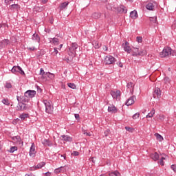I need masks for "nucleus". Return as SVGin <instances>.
Here are the masks:
<instances>
[{"label":"nucleus","instance_id":"nucleus-14","mask_svg":"<svg viewBox=\"0 0 176 176\" xmlns=\"http://www.w3.org/2000/svg\"><path fill=\"white\" fill-rule=\"evenodd\" d=\"M155 5H156V3L155 2H149L146 5V8L148 10H155Z\"/></svg>","mask_w":176,"mask_h":176},{"label":"nucleus","instance_id":"nucleus-15","mask_svg":"<svg viewBox=\"0 0 176 176\" xmlns=\"http://www.w3.org/2000/svg\"><path fill=\"white\" fill-rule=\"evenodd\" d=\"M108 111L111 112V113H116L118 112V109L115 105L111 104L108 107Z\"/></svg>","mask_w":176,"mask_h":176},{"label":"nucleus","instance_id":"nucleus-32","mask_svg":"<svg viewBox=\"0 0 176 176\" xmlns=\"http://www.w3.org/2000/svg\"><path fill=\"white\" fill-rule=\"evenodd\" d=\"M45 76H47L50 79H54V74H52L50 72L45 73Z\"/></svg>","mask_w":176,"mask_h":176},{"label":"nucleus","instance_id":"nucleus-54","mask_svg":"<svg viewBox=\"0 0 176 176\" xmlns=\"http://www.w3.org/2000/svg\"><path fill=\"white\" fill-rule=\"evenodd\" d=\"M170 168H172V170H173L175 173H176V165H171Z\"/></svg>","mask_w":176,"mask_h":176},{"label":"nucleus","instance_id":"nucleus-27","mask_svg":"<svg viewBox=\"0 0 176 176\" xmlns=\"http://www.w3.org/2000/svg\"><path fill=\"white\" fill-rule=\"evenodd\" d=\"M51 42L55 45H60V41L57 38H53Z\"/></svg>","mask_w":176,"mask_h":176},{"label":"nucleus","instance_id":"nucleus-20","mask_svg":"<svg viewBox=\"0 0 176 176\" xmlns=\"http://www.w3.org/2000/svg\"><path fill=\"white\" fill-rule=\"evenodd\" d=\"M32 39L36 42H38V43L41 42V37H39V35H38L36 33L33 34Z\"/></svg>","mask_w":176,"mask_h":176},{"label":"nucleus","instance_id":"nucleus-48","mask_svg":"<svg viewBox=\"0 0 176 176\" xmlns=\"http://www.w3.org/2000/svg\"><path fill=\"white\" fill-rule=\"evenodd\" d=\"M111 133V130L107 129L104 132V137H108V135H109V133Z\"/></svg>","mask_w":176,"mask_h":176},{"label":"nucleus","instance_id":"nucleus-6","mask_svg":"<svg viewBox=\"0 0 176 176\" xmlns=\"http://www.w3.org/2000/svg\"><path fill=\"white\" fill-rule=\"evenodd\" d=\"M11 72H12V74L19 72L21 75H25V73H24V71L20 67V66H14L11 69Z\"/></svg>","mask_w":176,"mask_h":176},{"label":"nucleus","instance_id":"nucleus-23","mask_svg":"<svg viewBox=\"0 0 176 176\" xmlns=\"http://www.w3.org/2000/svg\"><path fill=\"white\" fill-rule=\"evenodd\" d=\"M61 137H62L63 141H66L68 142H72V138H71L69 135H63Z\"/></svg>","mask_w":176,"mask_h":176},{"label":"nucleus","instance_id":"nucleus-64","mask_svg":"<svg viewBox=\"0 0 176 176\" xmlns=\"http://www.w3.org/2000/svg\"><path fill=\"white\" fill-rule=\"evenodd\" d=\"M2 27H5V24H0V28H2Z\"/></svg>","mask_w":176,"mask_h":176},{"label":"nucleus","instance_id":"nucleus-43","mask_svg":"<svg viewBox=\"0 0 176 176\" xmlns=\"http://www.w3.org/2000/svg\"><path fill=\"white\" fill-rule=\"evenodd\" d=\"M67 85L70 89H76V85H75L74 83H68Z\"/></svg>","mask_w":176,"mask_h":176},{"label":"nucleus","instance_id":"nucleus-4","mask_svg":"<svg viewBox=\"0 0 176 176\" xmlns=\"http://www.w3.org/2000/svg\"><path fill=\"white\" fill-rule=\"evenodd\" d=\"M16 100L18 102H20V104L31 103L30 102V98H28V96H25V94H24V96H16Z\"/></svg>","mask_w":176,"mask_h":176},{"label":"nucleus","instance_id":"nucleus-19","mask_svg":"<svg viewBox=\"0 0 176 176\" xmlns=\"http://www.w3.org/2000/svg\"><path fill=\"white\" fill-rule=\"evenodd\" d=\"M30 156H34L35 155V144L32 143L30 149Z\"/></svg>","mask_w":176,"mask_h":176},{"label":"nucleus","instance_id":"nucleus-42","mask_svg":"<svg viewBox=\"0 0 176 176\" xmlns=\"http://www.w3.org/2000/svg\"><path fill=\"white\" fill-rule=\"evenodd\" d=\"M2 102H3V104H4L5 105H10V103L9 102V100H8V99H3V100H2Z\"/></svg>","mask_w":176,"mask_h":176},{"label":"nucleus","instance_id":"nucleus-49","mask_svg":"<svg viewBox=\"0 0 176 176\" xmlns=\"http://www.w3.org/2000/svg\"><path fill=\"white\" fill-rule=\"evenodd\" d=\"M5 87L6 89H12V84L10 82H6Z\"/></svg>","mask_w":176,"mask_h":176},{"label":"nucleus","instance_id":"nucleus-33","mask_svg":"<svg viewBox=\"0 0 176 176\" xmlns=\"http://www.w3.org/2000/svg\"><path fill=\"white\" fill-rule=\"evenodd\" d=\"M68 54L72 57H75V56H76V51H71L70 50H69Z\"/></svg>","mask_w":176,"mask_h":176},{"label":"nucleus","instance_id":"nucleus-60","mask_svg":"<svg viewBox=\"0 0 176 176\" xmlns=\"http://www.w3.org/2000/svg\"><path fill=\"white\" fill-rule=\"evenodd\" d=\"M117 64H118V65H119V67H120L121 68H123V63L120 62V63H118Z\"/></svg>","mask_w":176,"mask_h":176},{"label":"nucleus","instance_id":"nucleus-13","mask_svg":"<svg viewBox=\"0 0 176 176\" xmlns=\"http://www.w3.org/2000/svg\"><path fill=\"white\" fill-rule=\"evenodd\" d=\"M67 167L66 166H60L59 168H57L54 170L55 174H60V173H65L67 171V169L65 168Z\"/></svg>","mask_w":176,"mask_h":176},{"label":"nucleus","instance_id":"nucleus-7","mask_svg":"<svg viewBox=\"0 0 176 176\" xmlns=\"http://www.w3.org/2000/svg\"><path fill=\"white\" fill-rule=\"evenodd\" d=\"M111 94L115 100H117L118 101H120V91H111Z\"/></svg>","mask_w":176,"mask_h":176},{"label":"nucleus","instance_id":"nucleus-37","mask_svg":"<svg viewBox=\"0 0 176 176\" xmlns=\"http://www.w3.org/2000/svg\"><path fill=\"white\" fill-rule=\"evenodd\" d=\"M150 21H152L153 23L156 24V23H157V16L151 17Z\"/></svg>","mask_w":176,"mask_h":176},{"label":"nucleus","instance_id":"nucleus-41","mask_svg":"<svg viewBox=\"0 0 176 176\" xmlns=\"http://www.w3.org/2000/svg\"><path fill=\"white\" fill-rule=\"evenodd\" d=\"M20 6L19 4H12L11 9H19Z\"/></svg>","mask_w":176,"mask_h":176},{"label":"nucleus","instance_id":"nucleus-56","mask_svg":"<svg viewBox=\"0 0 176 176\" xmlns=\"http://www.w3.org/2000/svg\"><path fill=\"white\" fill-rule=\"evenodd\" d=\"M159 164H160L161 166H164V162L162 161V160H160L158 162Z\"/></svg>","mask_w":176,"mask_h":176},{"label":"nucleus","instance_id":"nucleus-9","mask_svg":"<svg viewBox=\"0 0 176 176\" xmlns=\"http://www.w3.org/2000/svg\"><path fill=\"white\" fill-rule=\"evenodd\" d=\"M122 46L124 52L129 54L131 53V47H130V43H129V42L125 41V43L122 44Z\"/></svg>","mask_w":176,"mask_h":176},{"label":"nucleus","instance_id":"nucleus-28","mask_svg":"<svg viewBox=\"0 0 176 176\" xmlns=\"http://www.w3.org/2000/svg\"><path fill=\"white\" fill-rule=\"evenodd\" d=\"M92 17L94 19H100V17H101V13L100 12H94L93 14H92Z\"/></svg>","mask_w":176,"mask_h":176},{"label":"nucleus","instance_id":"nucleus-53","mask_svg":"<svg viewBox=\"0 0 176 176\" xmlns=\"http://www.w3.org/2000/svg\"><path fill=\"white\" fill-rule=\"evenodd\" d=\"M132 56H133V57H137V56H139L138 55V52H134V51H132Z\"/></svg>","mask_w":176,"mask_h":176},{"label":"nucleus","instance_id":"nucleus-3","mask_svg":"<svg viewBox=\"0 0 176 176\" xmlns=\"http://www.w3.org/2000/svg\"><path fill=\"white\" fill-rule=\"evenodd\" d=\"M32 107L31 103H19L16 111H28Z\"/></svg>","mask_w":176,"mask_h":176},{"label":"nucleus","instance_id":"nucleus-63","mask_svg":"<svg viewBox=\"0 0 176 176\" xmlns=\"http://www.w3.org/2000/svg\"><path fill=\"white\" fill-rule=\"evenodd\" d=\"M48 0H41L43 3H47Z\"/></svg>","mask_w":176,"mask_h":176},{"label":"nucleus","instance_id":"nucleus-26","mask_svg":"<svg viewBox=\"0 0 176 176\" xmlns=\"http://www.w3.org/2000/svg\"><path fill=\"white\" fill-rule=\"evenodd\" d=\"M45 164H46V163H45V162H40L36 166H34V168H35V170H36L38 168H42V167H43V166H45Z\"/></svg>","mask_w":176,"mask_h":176},{"label":"nucleus","instance_id":"nucleus-31","mask_svg":"<svg viewBox=\"0 0 176 176\" xmlns=\"http://www.w3.org/2000/svg\"><path fill=\"white\" fill-rule=\"evenodd\" d=\"M155 115V109H153L150 113H148L146 118H153Z\"/></svg>","mask_w":176,"mask_h":176},{"label":"nucleus","instance_id":"nucleus-45","mask_svg":"<svg viewBox=\"0 0 176 176\" xmlns=\"http://www.w3.org/2000/svg\"><path fill=\"white\" fill-rule=\"evenodd\" d=\"M136 41L138 42V43H142V37L141 36H137Z\"/></svg>","mask_w":176,"mask_h":176},{"label":"nucleus","instance_id":"nucleus-24","mask_svg":"<svg viewBox=\"0 0 176 176\" xmlns=\"http://www.w3.org/2000/svg\"><path fill=\"white\" fill-rule=\"evenodd\" d=\"M19 118L21 120H25V119H28V118H30V114L23 113L19 116Z\"/></svg>","mask_w":176,"mask_h":176},{"label":"nucleus","instance_id":"nucleus-18","mask_svg":"<svg viewBox=\"0 0 176 176\" xmlns=\"http://www.w3.org/2000/svg\"><path fill=\"white\" fill-rule=\"evenodd\" d=\"M76 49H78V44L76 43H72L69 47V50L71 52H76Z\"/></svg>","mask_w":176,"mask_h":176},{"label":"nucleus","instance_id":"nucleus-59","mask_svg":"<svg viewBox=\"0 0 176 176\" xmlns=\"http://www.w3.org/2000/svg\"><path fill=\"white\" fill-rule=\"evenodd\" d=\"M132 52H136V53H139L138 48L133 47Z\"/></svg>","mask_w":176,"mask_h":176},{"label":"nucleus","instance_id":"nucleus-40","mask_svg":"<svg viewBox=\"0 0 176 176\" xmlns=\"http://www.w3.org/2000/svg\"><path fill=\"white\" fill-rule=\"evenodd\" d=\"M40 75H41L43 78H45V76H46V73H45V70H43V68L40 69Z\"/></svg>","mask_w":176,"mask_h":176},{"label":"nucleus","instance_id":"nucleus-39","mask_svg":"<svg viewBox=\"0 0 176 176\" xmlns=\"http://www.w3.org/2000/svg\"><path fill=\"white\" fill-rule=\"evenodd\" d=\"M125 130H126V131H129V133H133V131H134V128H131L130 126H125Z\"/></svg>","mask_w":176,"mask_h":176},{"label":"nucleus","instance_id":"nucleus-44","mask_svg":"<svg viewBox=\"0 0 176 176\" xmlns=\"http://www.w3.org/2000/svg\"><path fill=\"white\" fill-rule=\"evenodd\" d=\"M15 151H17V146H12L10 148V153H13L14 152H15Z\"/></svg>","mask_w":176,"mask_h":176},{"label":"nucleus","instance_id":"nucleus-16","mask_svg":"<svg viewBox=\"0 0 176 176\" xmlns=\"http://www.w3.org/2000/svg\"><path fill=\"white\" fill-rule=\"evenodd\" d=\"M12 140L14 141V142H16V144H18L19 145H23V141L21 140V138L20 136H14L12 137Z\"/></svg>","mask_w":176,"mask_h":176},{"label":"nucleus","instance_id":"nucleus-22","mask_svg":"<svg viewBox=\"0 0 176 176\" xmlns=\"http://www.w3.org/2000/svg\"><path fill=\"white\" fill-rule=\"evenodd\" d=\"M130 17L131 19H133V20H135L138 17V13H137L136 10L131 11L130 13Z\"/></svg>","mask_w":176,"mask_h":176},{"label":"nucleus","instance_id":"nucleus-46","mask_svg":"<svg viewBox=\"0 0 176 176\" xmlns=\"http://www.w3.org/2000/svg\"><path fill=\"white\" fill-rule=\"evenodd\" d=\"M164 83H170V78H168V77H165V78H164Z\"/></svg>","mask_w":176,"mask_h":176},{"label":"nucleus","instance_id":"nucleus-50","mask_svg":"<svg viewBox=\"0 0 176 176\" xmlns=\"http://www.w3.org/2000/svg\"><path fill=\"white\" fill-rule=\"evenodd\" d=\"M27 49L30 52H34V50H36V48L35 47H28Z\"/></svg>","mask_w":176,"mask_h":176},{"label":"nucleus","instance_id":"nucleus-25","mask_svg":"<svg viewBox=\"0 0 176 176\" xmlns=\"http://www.w3.org/2000/svg\"><path fill=\"white\" fill-rule=\"evenodd\" d=\"M127 89H129L130 93H133L134 91V84L133 82H129L126 85Z\"/></svg>","mask_w":176,"mask_h":176},{"label":"nucleus","instance_id":"nucleus-61","mask_svg":"<svg viewBox=\"0 0 176 176\" xmlns=\"http://www.w3.org/2000/svg\"><path fill=\"white\" fill-rule=\"evenodd\" d=\"M103 50H104L105 52H107L108 51V47H107V45H104Z\"/></svg>","mask_w":176,"mask_h":176},{"label":"nucleus","instance_id":"nucleus-47","mask_svg":"<svg viewBox=\"0 0 176 176\" xmlns=\"http://www.w3.org/2000/svg\"><path fill=\"white\" fill-rule=\"evenodd\" d=\"M35 10H36V12H43V7H35Z\"/></svg>","mask_w":176,"mask_h":176},{"label":"nucleus","instance_id":"nucleus-55","mask_svg":"<svg viewBox=\"0 0 176 176\" xmlns=\"http://www.w3.org/2000/svg\"><path fill=\"white\" fill-rule=\"evenodd\" d=\"M83 134H86V135H87L88 137H91V133H87L86 131H84Z\"/></svg>","mask_w":176,"mask_h":176},{"label":"nucleus","instance_id":"nucleus-12","mask_svg":"<svg viewBox=\"0 0 176 176\" xmlns=\"http://www.w3.org/2000/svg\"><path fill=\"white\" fill-rule=\"evenodd\" d=\"M135 102V96H131L126 102V105H127V107H129V105H133V104H134Z\"/></svg>","mask_w":176,"mask_h":176},{"label":"nucleus","instance_id":"nucleus-62","mask_svg":"<svg viewBox=\"0 0 176 176\" xmlns=\"http://www.w3.org/2000/svg\"><path fill=\"white\" fill-rule=\"evenodd\" d=\"M74 116H75L76 120H78V119H79V114H74Z\"/></svg>","mask_w":176,"mask_h":176},{"label":"nucleus","instance_id":"nucleus-36","mask_svg":"<svg viewBox=\"0 0 176 176\" xmlns=\"http://www.w3.org/2000/svg\"><path fill=\"white\" fill-rule=\"evenodd\" d=\"M155 136L156 137L157 140H158L159 141H163L164 140L162 135L159 133H155Z\"/></svg>","mask_w":176,"mask_h":176},{"label":"nucleus","instance_id":"nucleus-52","mask_svg":"<svg viewBox=\"0 0 176 176\" xmlns=\"http://www.w3.org/2000/svg\"><path fill=\"white\" fill-rule=\"evenodd\" d=\"M72 156H79V152L74 151L73 153H72Z\"/></svg>","mask_w":176,"mask_h":176},{"label":"nucleus","instance_id":"nucleus-29","mask_svg":"<svg viewBox=\"0 0 176 176\" xmlns=\"http://www.w3.org/2000/svg\"><path fill=\"white\" fill-rule=\"evenodd\" d=\"M92 45H94L95 49H100V47L101 46L100 43H98V41H94Z\"/></svg>","mask_w":176,"mask_h":176},{"label":"nucleus","instance_id":"nucleus-34","mask_svg":"<svg viewBox=\"0 0 176 176\" xmlns=\"http://www.w3.org/2000/svg\"><path fill=\"white\" fill-rule=\"evenodd\" d=\"M120 174L118 171L111 172L109 173V176H119Z\"/></svg>","mask_w":176,"mask_h":176},{"label":"nucleus","instance_id":"nucleus-2","mask_svg":"<svg viewBox=\"0 0 176 176\" xmlns=\"http://www.w3.org/2000/svg\"><path fill=\"white\" fill-rule=\"evenodd\" d=\"M174 56V52H173V50L170 47H165L162 52L160 53V57L164 58L168 56Z\"/></svg>","mask_w":176,"mask_h":176},{"label":"nucleus","instance_id":"nucleus-17","mask_svg":"<svg viewBox=\"0 0 176 176\" xmlns=\"http://www.w3.org/2000/svg\"><path fill=\"white\" fill-rule=\"evenodd\" d=\"M150 157L151 159L154 160V162H157V160H159V154L156 152L154 153H151L150 154Z\"/></svg>","mask_w":176,"mask_h":176},{"label":"nucleus","instance_id":"nucleus-1","mask_svg":"<svg viewBox=\"0 0 176 176\" xmlns=\"http://www.w3.org/2000/svg\"><path fill=\"white\" fill-rule=\"evenodd\" d=\"M43 104L45 107V112L52 115V113H53V109H54L53 107V102L50 100H44Z\"/></svg>","mask_w":176,"mask_h":176},{"label":"nucleus","instance_id":"nucleus-10","mask_svg":"<svg viewBox=\"0 0 176 176\" xmlns=\"http://www.w3.org/2000/svg\"><path fill=\"white\" fill-rule=\"evenodd\" d=\"M36 94V91L32 90H28L25 93V96H28L29 98H32L35 97V95Z\"/></svg>","mask_w":176,"mask_h":176},{"label":"nucleus","instance_id":"nucleus-30","mask_svg":"<svg viewBox=\"0 0 176 176\" xmlns=\"http://www.w3.org/2000/svg\"><path fill=\"white\" fill-rule=\"evenodd\" d=\"M68 2H63L60 5V10H64L67 6H68Z\"/></svg>","mask_w":176,"mask_h":176},{"label":"nucleus","instance_id":"nucleus-5","mask_svg":"<svg viewBox=\"0 0 176 176\" xmlns=\"http://www.w3.org/2000/svg\"><path fill=\"white\" fill-rule=\"evenodd\" d=\"M115 61H116L115 57L109 55L104 58V64H105V65H110V64H114Z\"/></svg>","mask_w":176,"mask_h":176},{"label":"nucleus","instance_id":"nucleus-58","mask_svg":"<svg viewBox=\"0 0 176 176\" xmlns=\"http://www.w3.org/2000/svg\"><path fill=\"white\" fill-rule=\"evenodd\" d=\"M54 53H55V56H56V54H58V50H57V48H54Z\"/></svg>","mask_w":176,"mask_h":176},{"label":"nucleus","instance_id":"nucleus-38","mask_svg":"<svg viewBox=\"0 0 176 176\" xmlns=\"http://www.w3.org/2000/svg\"><path fill=\"white\" fill-rule=\"evenodd\" d=\"M120 9L122 13H124V14L127 13V8H126V7H124V6H122L120 7Z\"/></svg>","mask_w":176,"mask_h":176},{"label":"nucleus","instance_id":"nucleus-11","mask_svg":"<svg viewBox=\"0 0 176 176\" xmlns=\"http://www.w3.org/2000/svg\"><path fill=\"white\" fill-rule=\"evenodd\" d=\"M8 45H10V41H9V39H4L0 41V47H1V49L6 47Z\"/></svg>","mask_w":176,"mask_h":176},{"label":"nucleus","instance_id":"nucleus-8","mask_svg":"<svg viewBox=\"0 0 176 176\" xmlns=\"http://www.w3.org/2000/svg\"><path fill=\"white\" fill-rule=\"evenodd\" d=\"M160 97H162V90H160V88L157 87L153 92V98H157L159 100Z\"/></svg>","mask_w":176,"mask_h":176},{"label":"nucleus","instance_id":"nucleus-35","mask_svg":"<svg viewBox=\"0 0 176 176\" xmlns=\"http://www.w3.org/2000/svg\"><path fill=\"white\" fill-rule=\"evenodd\" d=\"M146 54V50H141L140 52L139 51V52H138L139 56H145Z\"/></svg>","mask_w":176,"mask_h":176},{"label":"nucleus","instance_id":"nucleus-21","mask_svg":"<svg viewBox=\"0 0 176 176\" xmlns=\"http://www.w3.org/2000/svg\"><path fill=\"white\" fill-rule=\"evenodd\" d=\"M43 145H45V146H53V143L52 142V141L45 139L43 141Z\"/></svg>","mask_w":176,"mask_h":176},{"label":"nucleus","instance_id":"nucleus-51","mask_svg":"<svg viewBox=\"0 0 176 176\" xmlns=\"http://www.w3.org/2000/svg\"><path fill=\"white\" fill-rule=\"evenodd\" d=\"M133 119H138L140 118V114L139 113H136L133 116Z\"/></svg>","mask_w":176,"mask_h":176},{"label":"nucleus","instance_id":"nucleus-57","mask_svg":"<svg viewBox=\"0 0 176 176\" xmlns=\"http://www.w3.org/2000/svg\"><path fill=\"white\" fill-rule=\"evenodd\" d=\"M159 118H160V120H164V115H160L159 116Z\"/></svg>","mask_w":176,"mask_h":176}]
</instances>
